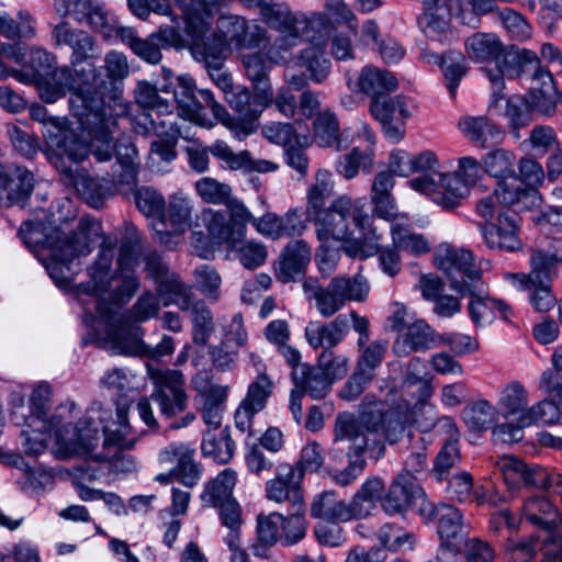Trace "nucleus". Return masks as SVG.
<instances>
[{"label": "nucleus", "instance_id": "obj_31", "mask_svg": "<svg viewBox=\"0 0 562 562\" xmlns=\"http://www.w3.org/2000/svg\"><path fill=\"white\" fill-rule=\"evenodd\" d=\"M437 427L439 430H442L447 435V439L438 452L434 472L438 480H442L446 474L449 473L450 469L457 465L460 461V451H459V429L451 417H441L436 422L431 419L425 428Z\"/></svg>", "mask_w": 562, "mask_h": 562}, {"label": "nucleus", "instance_id": "obj_8", "mask_svg": "<svg viewBox=\"0 0 562 562\" xmlns=\"http://www.w3.org/2000/svg\"><path fill=\"white\" fill-rule=\"evenodd\" d=\"M259 15L266 25L278 32L270 45V58L274 61H288L291 50L304 40H316L307 35L308 29H313L316 21L293 12L285 2L267 0L259 9Z\"/></svg>", "mask_w": 562, "mask_h": 562}, {"label": "nucleus", "instance_id": "obj_10", "mask_svg": "<svg viewBox=\"0 0 562 562\" xmlns=\"http://www.w3.org/2000/svg\"><path fill=\"white\" fill-rule=\"evenodd\" d=\"M303 292L308 301H314L318 314L325 318L334 316L348 302L363 301L369 285L362 276L339 274L323 285L316 278H307L302 283Z\"/></svg>", "mask_w": 562, "mask_h": 562}, {"label": "nucleus", "instance_id": "obj_24", "mask_svg": "<svg viewBox=\"0 0 562 562\" xmlns=\"http://www.w3.org/2000/svg\"><path fill=\"white\" fill-rule=\"evenodd\" d=\"M302 481V472L292 469L289 463H282L277 469L276 477L266 483L267 497L276 503L289 502L293 509L301 510L304 507Z\"/></svg>", "mask_w": 562, "mask_h": 562}, {"label": "nucleus", "instance_id": "obj_20", "mask_svg": "<svg viewBox=\"0 0 562 562\" xmlns=\"http://www.w3.org/2000/svg\"><path fill=\"white\" fill-rule=\"evenodd\" d=\"M191 386L203 398L202 418L204 423L216 430L222 423L229 386L212 382L207 371H199L191 379Z\"/></svg>", "mask_w": 562, "mask_h": 562}, {"label": "nucleus", "instance_id": "obj_53", "mask_svg": "<svg viewBox=\"0 0 562 562\" xmlns=\"http://www.w3.org/2000/svg\"><path fill=\"white\" fill-rule=\"evenodd\" d=\"M468 56L476 61H487L488 64L502 54L504 48L499 38L493 33H474L469 36L464 43Z\"/></svg>", "mask_w": 562, "mask_h": 562}, {"label": "nucleus", "instance_id": "obj_42", "mask_svg": "<svg viewBox=\"0 0 562 562\" xmlns=\"http://www.w3.org/2000/svg\"><path fill=\"white\" fill-rule=\"evenodd\" d=\"M291 375L294 389L313 400H322L330 391V379L318 364H302L294 368Z\"/></svg>", "mask_w": 562, "mask_h": 562}, {"label": "nucleus", "instance_id": "obj_60", "mask_svg": "<svg viewBox=\"0 0 562 562\" xmlns=\"http://www.w3.org/2000/svg\"><path fill=\"white\" fill-rule=\"evenodd\" d=\"M334 194V181L331 173L326 169H319L315 176V183L307 190V217L325 209L327 200Z\"/></svg>", "mask_w": 562, "mask_h": 562}, {"label": "nucleus", "instance_id": "obj_58", "mask_svg": "<svg viewBox=\"0 0 562 562\" xmlns=\"http://www.w3.org/2000/svg\"><path fill=\"white\" fill-rule=\"evenodd\" d=\"M314 134L321 146L333 147L338 151L346 147L341 144L338 119L329 110H324L316 116Z\"/></svg>", "mask_w": 562, "mask_h": 562}, {"label": "nucleus", "instance_id": "obj_14", "mask_svg": "<svg viewBox=\"0 0 562 562\" xmlns=\"http://www.w3.org/2000/svg\"><path fill=\"white\" fill-rule=\"evenodd\" d=\"M397 390L391 387L385 402L391 406L390 409L382 413L380 409H372L369 412H362L358 416L352 414V418L360 420L363 417H374L378 419L376 432L381 445L384 446L383 438L390 443L395 445L407 438L408 441H413L414 434L409 430L411 424L413 423V414L411 411V403L400 397V402L396 401Z\"/></svg>", "mask_w": 562, "mask_h": 562}, {"label": "nucleus", "instance_id": "obj_4", "mask_svg": "<svg viewBox=\"0 0 562 562\" xmlns=\"http://www.w3.org/2000/svg\"><path fill=\"white\" fill-rule=\"evenodd\" d=\"M378 419L363 417L360 420L352 418L351 413H339L334 424V440L329 456L341 460L344 454L348 458V465L331 474L333 481L340 486L352 484L363 472L367 462L364 452L375 460L384 454L376 432Z\"/></svg>", "mask_w": 562, "mask_h": 562}, {"label": "nucleus", "instance_id": "obj_29", "mask_svg": "<svg viewBox=\"0 0 562 562\" xmlns=\"http://www.w3.org/2000/svg\"><path fill=\"white\" fill-rule=\"evenodd\" d=\"M312 256V249L303 239L290 241L274 265V274L282 283L293 282L304 274Z\"/></svg>", "mask_w": 562, "mask_h": 562}, {"label": "nucleus", "instance_id": "obj_48", "mask_svg": "<svg viewBox=\"0 0 562 562\" xmlns=\"http://www.w3.org/2000/svg\"><path fill=\"white\" fill-rule=\"evenodd\" d=\"M115 155L121 171H113L112 182L135 184L139 160L136 146L130 135H122L117 138Z\"/></svg>", "mask_w": 562, "mask_h": 562}, {"label": "nucleus", "instance_id": "obj_26", "mask_svg": "<svg viewBox=\"0 0 562 562\" xmlns=\"http://www.w3.org/2000/svg\"><path fill=\"white\" fill-rule=\"evenodd\" d=\"M194 449L186 443L172 442L159 452L161 464H175L171 474L187 487L196 485L200 479V469L193 460Z\"/></svg>", "mask_w": 562, "mask_h": 562}, {"label": "nucleus", "instance_id": "obj_57", "mask_svg": "<svg viewBox=\"0 0 562 562\" xmlns=\"http://www.w3.org/2000/svg\"><path fill=\"white\" fill-rule=\"evenodd\" d=\"M370 112L381 122L405 121L409 116L404 99L400 95L391 97L390 93L376 95L371 99Z\"/></svg>", "mask_w": 562, "mask_h": 562}, {"label": "nucleus", "instance_id": "obj_23", "mask_svg": "<svg viewBox=\"0 0 562 562\" xmlns=\"http://www.w3.org/2000/svg\"><path fill=\"white\" fill-rule=\"evenodd\" d=\"M536 191L520 188V186L510 187L508 182H498V187L492 194H488L476 203V214L485 221L496 220L499 211L512 210L516 207L521 210L525 206L524 201L535 198Z\"/></svg>", "mask_w": 562, "mask_h": 562}, {"label": "nucleus", "instance_id": "obj_6", "mask_svg": "<svg viewBox=\"0 0 562 562\" xmlns=\"http://www.w3.org/2000/svg\"><path fill=\"white\" fill-rule=\"evenodd\" d=\"M99 402L92 403L85 417H79V411L75 402L65 401L55 407L53 413L43 419L41 429L54 431L58 453L68 458L75 454L90 452L97 446L100 435L95 424L98 415L91 418V409Z\"/></svg>", "mask_w": 562, "mask_h": 562}, {"label": "nucleus", "instance_id": "obj_59", "mask_svg": "<svg viewBox=\"0 0 562 562\" xmlns=\"http://www.w3.org/2000/svg\"><path fill=\"white\" fill-rule=\"evenodd\" d=\"M394 246L398 250L420 256L430 251V245L422 234L412 232L411 226L404 223H394L391 226Z\"/></svg>", "mask_w": 562, "mask_h": 562}, {"label": "nucleus", "instance_id": "obj_27", "mask_svg": "<svg viewBox=\"0 0 562 562\" xmlns=\"http://www.w3.org/2000/svg\"><path fill=\"white\" fill-rule=\"evenodd\" d=\"M72 164L74 162L68 161L67 158H64V166L67 168V171H63L61 169L57 170L60 175L69 178L76 191L90 206L94 209L102 207L104 201L113 194L112 186L119 183L112 182V175H110V180H99L83 171L74 170L71 168Z\"/></svg>", "mask_w": 562, "mask_h": 562}, {"label": "nucleus", "instance_id": "obj_37", "mask_svg": "<svg viewBox=\"0 0 562 562\" xmlns=\"http://www.w3.org/2000/svg\"><path fill=\"white\" fill-rule=\"evenodd\" d=\"M347 86L352 91L362 92L374 99L376 95L395 91L398 83L389 70L368 65L361 69L355 82L350 77H347Z\"/></svg>", "mask_w": 562, "mask_h": 562}, {"label": "nucleus", "instance_id": "obj_56", "mask_svg": "<svg viewBox=\"0 0 562 562\" xmlns=\"http://www.w3.org/2000/svg\"><path fill=\"white\" fill-rule=\"evenodd\" d=\"M499 412L486 400H479L462 409L465 425L475 431L490 429L498 419Z\"/></svg>", "mask_w": 562, "mask_h": 562}, {"label": "nucleus", "instance_id": "obj_2", "mask_svg": "<svg viewBox=\"0 0 562 562\" xmlns=\"http://www.w3.org/2000/svg\"><path fill=\"white\" fill-rule=\"evenodd\" d=\"M127 232L130 237L120 247L117 270L111 273L114 247L103 241L95 261L88 268L90 279L80 289L92 299L95 313L105 325V347L116 355L144 356L146 345L142 340V328L123 319L116 311L139 288V279L132 266L134 248L142 238L134 226L128 227Z\"/></svg>", "mask_w": 562, "mask_h": 562}, {"label": "nucleus", "instance_id": "obj_54", "mask_svg": "<svg viewBox=\"0 0 562 562\" xmlns=\"http://www.w3.org/2000/svg\"><path fill=\"white\" fill-rule=\"evenodd\" d=\"M447 493L451 501L459 503L474 502L477 505H484L485 488L474 486L473 476L465 471L452 475L447 485Z\"/></svg>", "mask_w": 562, "mask_h": 562}, {"label": "nucleus", "instance_id": "obj_55", "mask_svg": "<svg viewBox=\"0 0 562 562\" xmlns=\"http://www.w3.org/2000/svg\"><path fill=\"white\" fill-rule=\"evenodd\" d=\"M438 178V193L434 201L446 209H453L458 205L459 199L469 193V184L457 173H436Z\"/></svg>", "mask_w": 562, "mask_h": 562}, {"label": "nucleus", "instance_id": "obj_52", "mask_svg": "<svg viewBox=\"0 0 562 562\" xmlns=\"http://www.w3.org/2000/svg\"><path fill=\"white\" fill-rule=\"evenodd\" d=\"M516 156L513 151L497 148L487 153L483 158V168L491 177L499 179V182H507L510 187L520 186L515 172Z\"/></svg>", "mask_w": 562, "mask_h": 562}, {"label": "nucleus", "instance_id": "obj_45", "mask_svg": "<svg viewBox=\"0 0 562 562\" xmlns=\"http://www.w3.org/2000/svg\"><path fill=\"white\" fill-rule=\"evenodd\" d=\"M171 83L161 86L153 85L148 81H138L134 91L135 102L143 109L155 111L157 114H171L173 103L170 99Z\"/></svg>", "mask_w": 562, "mask_h": 562}, {"label": "nucleus", "instance_id": "obj_25", "mask_svg": "<svg viewBox=\"0 0 562 562\" xmlns=\"http://www.w3.org/2000/svg\"><path fill=\"white\" fill-rule=\"evenodd\" d=\"M285 61H274L270 58V47L266 53L256 52L243 57V66L247 78L251 81L255 91V101L265 108L272 102V86L269 72L274 65Z\"/></svg>", "mask_w": 562, "mask_h": 562}, {"label": "nucleus", "instance_id": "obj_18", "mask_svg": "<svg viewBox=\"0 0 562 562\" xmlns=\"http://www.w3.org/2000/svg\"><path fill=\"white\" fill-rule=\"evenodd\" d=\"M145 271L148 279L156 285V292L164 306L171 305V301L181 296L184 304L187 291L191 285L184 283L180 276L169 268L161 255L150 251L144 256Z\"/></svg>", "mask_w": 562, "mask_h": 562}, {"label": "nucleus", "instance_id": "obj_21", "mask_svg": "<svg viewBox=\"0 0 562 562\" xmlns=\"http://www.w3.org/2000/svg\"><path fill=\"white\" fill-rule=\"evenodd\" d=\"M516 210L499 211L496 222L480 225L486 246L491 249L517 251L522 243L519 237V215Z\"/></svg>", "mask_w": 562, "mask_h": 562}, {"label": "nucleus", "instance_id": "obj_33", "mask_svg": "<svg viewBox=\"0 0 562 562\" xmlns=\"http://www.w3.org/2000/svg\"><path fill=\"white\" fill-rule=\"evenodd\" d=\"M531 86L524 95L531 109L542 115L550 116L557 109V89L551 74L542 66L531 76Z\"/></svg>", "mask_w": 562, "mask_h": 562}, {"label": "nucleus", "instance_id": "obj_12", "mask_svg": "<svg viewBox=\"0 0 562 562\" xmlns=\"http://www.w3.org/2000/svg\"><path fill=\"white\" fill-rule=\"evenodd\" d=\"M170 99L177 103L179 114L186 120L203 127H212L214 123L203 112L209 108L214 119L225 126H232L229 113L224 105L218 103L214 94L209 89H196L195 82L189 75H182L177 78V85L170 87Z\"/></svg>", "mask_w": 562, "mask_h": 562}, {"label": "nucleus", "instance_id": "obj_46", "mask_svg": "<svg viewBox=\"0 0 562 562\" xmlns=\"http://www.w3.org/2000/svg\"><path fill=\"white\" fill-rule=\"evenodd\" d=\"M418 25L423 33L431 41L452 43L457 40V32L450 19V14L437 4L436 9L424 10L418 18Z\"/></svg>", "mask_w": 562, "mask_h": 562}, {"label": "nucleus", "instance_id": "obj_5", "mask_svg": "<svg viewBox=\"0 0 562 562\" xmlns=\"http://www.w3.org/2000/svg\"><path fill=\"white\" fill-rule=\"evenodd\" d=\"M98 415V422L102 427L104 436L102 454L98 456L99 464H89L82 470L81 477L87 481L100 480L104 474L130 473L135 470L136 464L130 454L124 451L134 447L136 439H128L131 426L127 420V409L117 406L115 418L113 411L103 405H94L91 409V418Z\"/></svg>", "mask_w": 562, "mask_h": 562}, {"label": "nucleus", "instance_id": "obj_13", "mask_svg": "<svg viewBox=\"0 0 562 562\" xmlns=\"http://www.w3.org/2000/svg\"><path fill=\"white\" fill-rule=\"evenodd\" d=\"M541 61L537 54L530 49L505 50L494 60L482 68V71L491 82L492 104H496L505 98V78L514 79L526 75L531 76Z\"/></svg>", "mask_w": 562, "mask_h": 562}, {"label": "nucleus", "instance_id": "obj_34", "mask_svg": "<svg viewBox=\"0 0 562 562\" xmlns=\"http://www.w3.org/2000/svg\"><path fill=\"white\" fill-rule=\"evenodd\" d=\"M422 495V487L416 477L407 473H398L383 496L382 508L390 515L407 512L414 503V497Z\"/></svg>", "mask_w": 562, "mask_h": 562}, {"label": "nucleus", "instance_id": "obj_30", "mask_svg": "<svg viewBox=\"0 0 562 562\" xmlns=\"http://www.w3.org/2000/svg\"><path fill=\"white\" fill-rule=\"evenodd\" d=\"M63 16H70L80 24H87L93 32L109 33V13L102 0H64Z\"/></svg>", "mask_w": 562, "mask_h": 562}, {"label": "nucleus", "instance_id": "obj_32", "mask_svg": "<svg viewBox=\"0 0 562 562\" xmlns=\"http://www.w3.org/2000/svg\"><path fill=\"white\" fill-rule=\"evenodd\" d=\"M348 331L349 318L346 314H339L327 323L310 322L305 327V338L313 349L331 350L344 340Z\"/></svg>", "mask_w": 562, "mask_h": 562}, {"label": "nucleus", "instance_id": "obj_40", "mask_svg": "<svg viewBox=\"0 0 562 562\" xmlns=\"http://www.w3.org/2000/svg\"><path fill=\"white\" fill-rule=\"evenodd\" d=\"M437 345L435 330L423 319L414 321L407 330L396 338L393 352L397 357H406L412 352L426 351Z\"/></svg>", "mask_w": 562, "mask_h": 562}, {"label": "nucleus", "instance_id": "obj_49", "mask_svg": "<svg viewBox=\"0 0 562 562\" xmlns=\"http://www.w3.org/2000/svg\"><path fill=\"white\" fill-rule=\"evenodd\" d=\"M479 292V284H476V289L473 293L464 294L471 297L468 311L470 318L475 326L491 324L497 314H499L504 319H508L509 308L503 301L482 296Z\"/></svg>", "mask_w": 562, "mask_h": 562}, {"label": "nucleus", "instance_id": "obj_61", "mask_svg": "<svg viewBox=\"0 0 562 562\" xmlns=\"http://www.w3.org/2000/svg\"><path fill=\"white\" fill-rule=\"evenodd\" d=\"M528 392L518 381H512L506 384L498 400V412L504 417L520 415L528 407Z\"/></svg>", "mask_w": 562, "mask_h": 562}, {"label": "nucleus", "instance_id": "obj_64", "mask_svg": "<svg viewBox=\"0 0 562 562\" xmlns=\"http://www.w3.org/2000/svg\"><path fill=\"white\" fill-rule=\"evenodd\" d=\"M317 46L318 42L315 46L301 50L297 64L306 68L314 82L322 83L330 72V60L323 55V52Z\"/></svg>", "mask_w": 562, "mask_h": 562}, {"label": "nucleus", "instance_id": "obj_9", "mask_svg": "<svg viewBox=\"0 0 562 562\" xmlns=\"http://www.w3.org/2000/svg\"><path fill=\"white\" fill-rule=\"evenodd\" d=\"M147 374L154 384L149 397H140L137 402V412L142 420L150 428H157L150 401H154L164 417L170 419L186 411L188 395L184 390V376L181 371L172 369H158L147 366Z\"/></svg>", "mask_w": 562, "mask_h": 562}, {"label": "nucleus", "instance_id": "obj_17", "mask_svg": "<svg viewBox=\"0 0 562 562\" xmlns=\"http://www.w3.org/2000/svg\"><path fill=\"white\" fill-rule=\"evenodd\" d=\"M216 31L227 46L236 49H254L266 45L270 37L268 31L236 14H221L216 20Z\"/></svg>", "mask_w": 562, "mask_h": 562}, {"label": "nucleus", "instance_id": "obj_1", "mask_svg": "<svg viewBox=\"0 0 562 562\" xmlns=\"http://www.w3.org/2000/svg\"><path fill=\"white\" fill-rule=\"evenodd\" d=\"M56 48H67L69 64L56 69L55 78L75 94L71 112L80 127L93 142H101L105 148L95 147L97 161L111 160L109 140L116 127V117L126 114L127 105L116 98H110V82L103 78L101 67L102 49L98 40L83 29L61 20L50 32Z\"/></svg>", "mask_w": 562, "mask_h": 562}, {"label": "nucleus", "instance_id": "obj_3", "mask_svg": "<svg viewBox=\"0 0 562 562\" xmlns=\"http://www.w3.org/2000/svg\"><path fill=\"white\" fill-rule=\"evenodd\" d=\"M22 241L34 252L48 250L43 260L49 277L59 288L69 286L81 270L80 258L88 256L101 235V225L81 217L76 227L65 232L60 226L25 221L18 232Z\"/></svg>", "mask_w": 562, "mask_h": 562}, {"label": "nucleus", "instance_id": "obj_50", "mask_svg": "<svg viewBox=\"0 0 562 562\" xmlns=\"http://www.w3.org/2000/svg\"><path fill=\"white\" fill-rule=\"evenodd\" d=\"M232 0H191L184 11V22L189 31L196 36L210 31L214 11Z\"/></svg>", "mask_w": 562, "mask_h": 562}, {"label": "nucleus", "instance_id": "obj_15", "mask_svg": "<svg viewBox=\"0 0 562 562\" xmlns=\"http://www.w3.org/2000/svg\"><path fill=\"white\" fill-rule=\"evenodd\" d=\"M435 263L450 280V286L456 292L473 293L476 289L481 271L469 250L442 244L436 250Z\"/></svg>", "mask_w": 562, "mask_h": 562}, {"label": "nucleus", "instance_id": "obj_47", "mask_svg": "<svg viewBox=\"0 0 562 562\" xmlns=\"http://www.w3.org/2000/svg\"><path fill=\"white\" fill-rule=\"evenodd\" d=\"M187 33L192 38L191 52L195 60L203 63L204 67L224 63L228 46L217 31L210 35L205 32L203 35L196 36L187 27Z\"/></svg>", "mask_w": 562, "mask_h": 562}, {"label": "nucleus", "instance_id": "obj_16", "mask_svg": "<svg viewBox=\"0 0 562 562\" xmlns=\"http://www.w3.org/2000/svg\"><path fill=\"white\" fill-rule=\"evenodd\" d=\"M225 206L228 218L223 211L209 210L204 213V221L209 234L214 239L234 246L245 238L247 224L251 223L254 225L256 218L245 204L235 196Z\"/></svg>", "mask_w": 562, "mask_h": 562}, {"label": "nucleus", "instance_id": "obj_22", "mask_svg": "<svg viewBox=\"0 0 562 562\" xmlns=\"http://www.w3.org/2000/svg\"><path fill=\"white\" fill-rule=\"evenodd\" d=\"M34 188L33 173L12 162H0V206H24Z\"/></svg>", "mask_w": 562, "mask_h": 562}, {"label": "nucleus", "instance_id": "obj_43", "mask_svg": "<svg viewBox=\"0 0 562 562\" xmlns=\"http://www.w3.org/2000/svg\"><path fill=\"white\" fill-rule=\"evenodd\" d=\"M458 125L467 138L482 148L502 143L505 136L504 132L486 116H465Z\"/></svg>", "mask_w": 562, "mask_h": 562}, {"label": "nucleus", "instance_id": "obj_62", "mask_svg": "<svg viewBox=\"0 0 562 562\" xmlns=\"http://www.w3.org/2000/svg\"><path fill=\"white\" fill-rule=\"evenodd\" d=\"M347 503L338 499L333 491H325L319 494L311 505V515L314 518H326L327 520L347 521Z\"/></svg>", "mask_w": 562, "mask_h": 562}, {"label": "nucleus", "instance_id": "obj_63", "mask_svg": "<svg viewBox=\"0 0 562 562\" xmlns=\"http://www.w3.org/2000/svg\"><path fill=\"white\" fill-rule=\"evenodd\" d=\"M502 471L508 486L521 483L526 486H535L539 483L538 475L540 468H530L516 457H507L503 460Z\"/></svg>", "mask_w": 562, "mask_h": 562}, {"label": "nucleus", "instance_id": "obj_51", "mask_svg": "<svg viewBox=\"0 0 562 562\" xmlns=\"http://www.w3.org/2000/svg\"><path fill=\"white\" fill-rule=\"evenodd\" d=\"M235 448L229 427H225L220 431L212 428L203 435L202 453L204 457L212 458L217 463L225 464L229 462L234 457Z\"/></svg>", "mask_w": 562, "mask_h": 562}, {"label": "nucleus", "instance_id": "obj_28", "mask_svg": "<svg viewBox=\"0 0 562 562\" xmlns=\"http://www.w3.org/2000/svg\"><path fill=\"white\" fill-rule=\"evenodd\" d=\"M184 304L181 296L172 300L171 304L178 306L181 311H190L192 322V341L198 346H205L215 330L213 313L206 303L196 299L192 292V286L187 291Z\"/></svg>", "mask_w": 562, "mask_h": 562}, {"label": "nucleus", "instance_id": "obj_38", "mask_svg": "<svg viewBox=\"0 0 562 562\" xmlns=\"http://www.w3.org/2000/svg\"><path fill=\"white\" fill-rule=\"evenodd\" d=\"M555 276L532 277V269L528 274L508 273L507 279L522 290L529 291V301L538 312H548L555 304V297L551 292L550 282Z\"/></svg>", "mask_w": 562, "mask_h": 562}, {"label": "nucleus", "instance_id": "obj_39", "mask_svg": "<svg viewBox=\"0 0 562 562\" xmlns=\"http://www.w3.org/2000/svg\"><path fill=\"white\" fill-rule=\"evenodd\" d=\"M521 516L537 528L547 531L549 541L554 540L561 518L557 507L546 497L539 495L527 497L521 507Z\"/></svg>", "mask_w": 562, "mask_h": 562}, {"label": "nucleus", "instance_id": "obj_19", "mask_svg": "<svg viewBox=\"0 0 562 562\" xmlns=\"http://www.w3.org/2000/svg\"><path fill=\"white\" fill-rule=\"evenodd\" d=\"M273 381L267 372H260L256 379L249 383L245 397L239 403L234 420L235 426L240 432L254 435V417L267 406L268 400L273 392Z\"/></svg>", "mask_w": 562, "mask_h": 562}, {"label": "nucleus", "instance_id": "obj_36", "mask_svg": "<svg viewBox=\"0 0 562 562\" xmlns=\"http://www.w3.org/2000/svg\"><path fill=\"white\" fill-rule=\"evenodd\" d=\"M436 520L440 544L452 548L464 546L470 528L459 508L440 503L439 516Z\"/></svg>", "mask_w": 562, "mask_h": 562}, {"label": "nucleus", "instance_id": "obj_7", "mask_svg": "<svg viewBox=\"0 0 562 562\" xmlns=\"http://www.w3.org/2000/svg\"><path fill=\"white\" fill-rule=\"evenodd\" d=\"M30 116L43 125L42 135L46 143V156L48 160L56 167L67 171L64 166V158L70 162H80L86 159L95 147L105 148L101 142L91 139L90 148L86 142L67 126L64 117L52 116L45 106L33 104L30 109ZM90 138H92L90 136ZM95 159L97 157L92 155Z\"/></svg>", "mask_w": 562, "mask_h": 562}, {"label": "nucleus", "instance_id": "obj_41", "mask_svg": "<svg viewBox=\"0 0 562 562\" xmlns=\"http://www.w3.org/2000/svg\"><path fill=\"white\" fill-rule=\"evenodd\" d=\"M211 153L215 158L225 162L231 170L271 172L278 169V165L270 160H254L248 150L234 153L233 149L221 139L214 142Z\"/></svg>", "mask_w": 562, "mask_h": 562}, {"label": "nucleus", "instance_id": "obj_35", "mask_svg": "<svg viewBox=\"0 0 562 562\" xmlns=\"http://www.w3.org/2000/svg\"><path fill=\"white\" fill-rule=\"evenodd\" d=\"M225 99L229 106L238 114L237 121L229 115L233 124L228 127L237 134L249 135L254 133L257 128L256 121L261 114V109L251 103L249 90L241 86H235L225 94Z\"/></svg>", "mask_w": 562, "mask_h": 562}, {"label": "nucleus", "instance_id": "obj_11", "mask_svg": "<svg viewBox=\"0 0 562 562\" xmlns=\"http://www.w3.org/2000/svg\"><path fill=\"white\" fill-rule=\"evenodd\" d=\"M364 204L353 201L350 196L341 195L335 199L328 207L308 216L316 227V236L321 241L348 240L352 235L351 222L363 233L370 227L371 217L364 213Z\"/></svg>", "mask_w": 562, "mask_h": 562}, {"label": "nucleus", "instance_id": "obj_44", "mask_svg": "<svg viewBox=\"0 0 562 562\" xmlns=\"http://www.w3.org/2000/svg\"><path fill=\"white\" fill-rule=\"evenodd\" d=\"M560 263L562 265V237H547L532 251V277L537 279L539 276H557Z\"/></svg>", "mask_w": 562, "mask_h": 562}]
</instances>
